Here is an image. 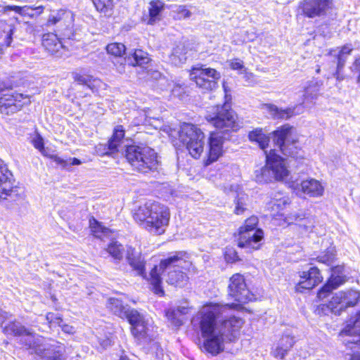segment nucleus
Here are the masks:
<instances>
[{"label":"nucleus","mask_w":360,"mask_h":360,"mask_svg":"<svg viewBox=\"0 0 360 360\" xmlns=\"http://www.w3.org/2000/svg\"><path fill=\"white\" fill-rule=\"evenodd\" d=\"M185 146L190 155L193 158L198 159L205 150V139H198V141H195L194 142L193 141L188 144H186Z\"/></svg>","instance_id":"nucleus-40"},{"label":"nucleus","mask_w":360,"mask_h":360,"mask_svg":"<svg viewBox=\"0 0 360 360\" xmlns=\"http://www.w3.org/2000/svg\"><path fill=\"white\" fill-rule=\"evenodd\" d=\"M266 165L260 170L255 172V179L259 183H268L273 180L282 181L285 179L289 171L287 169L284 159L276 154L274 150L269 153L265 151Z\"/></svg>","instance_id":"nucleus-5"},{"label":"nucleus","mask_w":360,"mask_h":360,"mask_svg":"<svg viewBox=\"0 0 360 360\" xmlns=\"http://www.w3.org/2000/svg\"><path fill=\"white\" fill-rule=\"evenodd\" d=\"M191 310L192 307L190 306L188 302H184L178 306L176 309H169L166 312V316L174 326L178 327L184 323L183 316L191 313Z\"/></svg>","instance_id":"nucleus-25"},{"label":"nucleus","mask_w":360,"mask_h":360,"mask_svg":"<svg viewBox=\"0 0 360 360\" xmlns=\"http://www.w3.org/2000/svg\"><path fill=\"white\" fill-rule=\"evenodd\" d=\"M224 139L219 133L211 132L208 139V150L205 164L209 165L216 162L223 154Z\"/></svg>","instance_id":"nucleus-18"},{"label":"nucleus","mask_w":360,"mask_h":360,"mask_svg":"<svg viewBox=\"0 0 360 360\" xmlns=\"http://www.w3.org/2000/svg\"><path fill=\"white\" fill-rule=\"evenodd\" d=\"M11 176L10 171L0 162V200H6L16 192L11 180Z\"/></svg>","instance_id":"nucleus-22"},{"label":"nucleus","mask_w":360,"mask_h":360,"mask_svg":"<svg viewBox=\"0 0 360 360\" xmlns=\"http://www.w3.org/2000/svg\"><path fill=\"white\" fill-rule=\"evenodd\" d=\"M350 69L352 72H360V56L356 57Z\"/></svg>","instance_id":"nucleus-56"},{"label":"nucleus","mask_w":360,"mask_h":360,"mask_svg":"<svg viewBox=\"0 0 360 360\" xmlns=\"http://www.w3.org/2000/svg\"><path fill=\"white\" fill-rule=\"evenodd\" d=\"M206 120L216 129L224 131L234 130L237 126V115L227 102L222 105H217L212 107L207 111Z\"/></svg>","instance_id":"nucleus-7"},{"label":"nucleus","mask_w":360,"mask_h":360,"mask_svg":"<svg viewBox=\"0 0 360 360\" xmlns=\"http://www.w3.org/2000/svg\"><path fill=\"white\" fill-rule=\"evenodd\" d=\"M188 266V262L184 259L179 253H176L160 262L159 266H155L150 271L148 278L153 292L160 295H164L161 286L162 278L160 275L167 271L166 282L170 285L183 288L186 285L188 277L183 271Z\"/></svg>","instance_id":"nucleus-2"},{"label":"nucleus","mask_w":360,"mask_h":360,"mask_svg":"<svg viewBox=\"0 0 360 360\" xmlns=\"http://www.w3.org/2000/svg\"><path fill=\"white\" fill-rule=\"evenodd\" d=\"M360 300V292L356 290L341 291L335 293L326 307L333 314L340 315L349 307H354Z\"/></svg>","instance_id":"nucleus-14"},{"label":"nucleus","mask_w":360,"mask_h":360,"mask_svg":"<svg viewBox=\"0 0 360 360\" xmlns=\"http://www.w3.org/2000/svg\"><path fill=\"white\" fill-rule=\"evenodd\" d=\"M248 196L247 194L240 192L236 194L234 198L233 203L235 205L234 213L236 214H241L247 209Z\"/></svg>","instance_id":"nucleus-41"},{"label":"nucleus","mask_w":360,"mask_h":360,"mask_svg":"<svg viewBox=\"0 0 360 360\" xmlns=\"http://www.w3.org/2000/svg\"><path fill=\"white\" fill-rule=\"evenodd\" d=\"M148 75L150 79L158 82V87L162 91L171 90L175 94L176 89L181 88V86H174L172 82H169L159 71L150 70L148 72Z\"/></svg>","instance_id":"nucleus-28"},{"label":"nucleus","mask_w":360,"mask_h":360,"mask_svg":"<svg viewBox=\"0 0 360 360\" xmlns=\"http://www.w3.org/2000/svg\"><path fill=\"white\" fill-rule=\"evenodd\" d=\"M124 136V129L123 126L117 125L114 129V132L112 138L108 141V150L105 154L113 153L119 151L121 147V143Z\"/></svg>","instance_id":"nucleus-30"},{"label":"nucleus","mask_w":360,"mask_h":360,"mask_svg":"<svg viewBox=\"0 0 360 360\" xmlns=\"http://www.w3.org/2000/svg\"><path fill=\"white\" fill-rule=\"evenodd\" d=\"M81 164V161L76 158H70L68 160V165H79Z\"/></svg>","instance_id":"nucleus-60"},{"label":"nucleus","mask_w":360,"mask_h":360,"mask_svg":"<svg viewBox=\"0 0 360 360\" xmlns=\"http://www.w3.org/2000/svg\"><path fill=\"white\" fill-rule=\"evenodd\" d=\"M289 204V199L287 197H283L279 199H274L271 201L269 207L271 210L273 214H279L287 205Z\"/></svg>","instance_id":"nucleus-45"},{"label":"nucleus","mask_w":360,"mask_h":360,"mask_svg":"<svg viewBox=\"0 0 360 360\" xmlns=\"http://www.w3.org/2000/svg\"><path fill=\"white\" fill-rule=\"evenodd\" d=\"M108 53L115 57H121L125 53L126 47L122 43H111L106 46Z\"/></svg>","instance_id":"nucleus-44"},{"label":"nucleus","mask_w":360,"mask_h":360,"mask_svg":"<svg viewBox=\"0 0 360 360\" xmlns=\"http://www.w3.org/2000/svg\"><path fill=\"white\" fill-rule=\"evenodd\" d=\"M117 70L120 73H122L124 72V67L123 65H120L118 68H117Z\"/></svg>","instance_id":"nucleus-63"},{"label":"nucleus","mask_w":360,"mask_h":360,"mask_svg":"<svg viewBox=\"0 0 360 360\" xmlns=\"http://www.w3.org/2000/svg\"><path fill=\"white\" fill-rule=\"evenodd\" d=\"M120 360H129L127 356H121Z\"/></svg>","instance_id":"nucleus-64"},{"label":"nucleus","mask_w":360,"mask_h":360,"mask_svg":"<svg viewBox=\"0 0 360 360\" xmlns=\"http://www.w3.org/2000/svg\"><path fill=\"white\" fill-rule=\"evenodd\" d=\"M108 307L117 316L120 318L129 319V315L134 309H129L124 306L122 302L117 298H110L108 300Z\"/></svg>","instance_id":"nucleus-32"},{"label":"nucleus","mask_w":360,"mask_h":360,"mask_svg":"<svg viewBox=\"0 0 360 360\" xmlns=\"http://www.w3.org/2000/svg\"><path fill=\"white\" fill-rule=\"evenodd\" d=\"M333 7V0H304L302 9L309 18L326 15Z\"/></svg>","instance_id":"nucleus-17"},{"label":"nucleus","mask_w":360,"mask_h":360,"mask_svg":"<svg viewBox=\"0 0 360 360\" xmlns=\"http://www.w3.org/2000/svg\"><path fill=\"white\" fill-rule=\"evenodd\" d=\"M74 15L70 11L60 9L51 11L47 20V25H56L57 32H60L63 39H70L72 36V27Z\"/></svg>","instance_id":"nucleus-12"},{"label":"nucleus","mask_w":360,"mask_h":360,"mask_svg":"<svg viewBox=\"0 0 360 360\" xmlns=\"http://www.w3.org/2000/svg\"><path fill=\"white\" fill-rule=\"evenodd\" d=\"M126 251V259L136 274L146 277V261L141 251L131 246H128Z\"/></svg>","instance_id":"nucleus-20"},{"label":"nucleus","mask_w":360,"mask_h":360,"mask_svg":"<svg viewBox=\"0 0 360 360\" xmlns=\"http://www.w3.org/2000/svg\"><path fill=\"white\" fill-rule=\"evenodd\" d=\"M321 84L318 82L311 81L304 88L303 94V101L302 104L312 103L317 98L320 90Z\"/></svg>","instance_id":"nucleus-35"},{"label":"nucleus","mask_w":360,"mask_h":360,"mask_svg":"<svg viewBox=\"0 0 360 360\" xmlns=\"http://www.w3.org/2000/svg\"><path fill=\"white\" fill-rule=\"evenodd\" d=\"M343 269L342 266H336L332 268L330 278L317 294L319 300L326 298L333 290L337 288L345 282V276L343 274Z\"/></svg>","instance_id":"nucleus-19"},{"label":"nucleus","mask_w":360,"mask_h":360,"mask_svg":"<svg viewBox=\"0 0 360 360\" xmlns=\"http://www.w3.org/2000/svg\"><path fill=\"white\" fill-rule=\"evenodd\" d=\"M89 227L93 235L101 239L109 236L111 233V231L109 229L103 226L93 217L89 219Z\"/></svg>","instance_id":"nucleus-38"},{"label":"nucleus","mask_w":360,"mask_h":360,"mask_svg":"<svg viewBox=\"0 0 360 360\" xmlns=\"http://www.w3.org/2000/svg\"><path fill=\"white\" fill-rule=\"evenodd\" d=\"M258 219L252 216L246 219L244 225L239 229L238 245L240 248L258 250L264 240L262 229L257 228Z\"/></svg>","instance_id":"nucleus-8"},{"label":"nucleus","mask_w":360,"mask_h":360,"mask_svg":"<svg viewBox=\"0 0 360 360\" xmlns=\"http://www.w3.org/2000/svg\"><path fill=\"white\" fill-rule=\"evenodd\" d=\"M335 259V255L332 250H328L327 252L323 255H319L317 259L319 262L323 263L330 266L333 264Z\"/></svg>","instance_id":"nucleus-51"},{"label":"nucleus","mask_w":360,"mask_h":360,"mask_svg":"<svg viewBox=\"0 0 360 360\" xmlns=\"http://www.w3.org/2000/svg\"><path fill=\"white\" fill-rule=\"evenodd\" d=\"M165 6V4L160 0H154L149 3V18L147 22L148 25H154L162 19V12Z\"/></svg>","instance_id":"nucleus-29"},{"label":"nucleus","mask_w":360,"mask_h":360,"mask_svg":"<svg viewBox=\"0 0 360 360\" xmlns=\"http://www.w3.org/2000/svg\"><path fill=\"white\" fill-rule=\"evenodd\" d=\"M297 218H298V216L293 215V216H290V217H285V221L288 224H290V223H292L294 220L295 221L297 220Z\"/></svg>","instance_id":"nucleus-61"},{"label":"nucleus","mask_w":360,"mask_h":360,"mask_svg":"<svg viewBox=\"0 0 360 360\" xmlns=\"http://www.w3.org/2000/svg\"><path fill=\"white\" fill-rule=\"evenodd\" d=\"M300 190L310 197L317 198L323 195L324 187L319 181L309 179L301 182Z\"/></svg>","instance_id":"nucleus-26"},{"label":"nucleus","mask_w":360,"mask_h":360,"mask_svg":"<svg viewBox=\"0 0 360 360\" xmlns=\"http://www.w3.org/2000/svg\"><path fill=\"white\" fill-rule=\"evenodd\" d=\"M52 159L56 163L62 166L63 167H65L67 165H68V160H64L57 155L52 156Z\"/></svg>","instance_id":"nucleus-55"},{"label":"nucleus","mask_w":360,"mask_h":360,"mask_svg":"<svg viewBox=\"0 0 360 360\" xmlns=\"http://www.w3.org/2000/svg\"><path fill=\"white\" fill-rule=\"evenodd\" d=\"M107 252L115 260L120 261L125 251L123 245L117 241H112L106 248Z\"/></svg>","instance_id":"nucleus-42"},{"label":"nucleus","mask_w":360,"mask_h":360,"mask_svg":"<svg viewBox=\"0 0 360 360\" xmlns=\"http://www.w3.org/2000/svg\"><path fill=\"white\" fill-rule=\"evenodd\" d=\"M74 79L79 84L86 85L91 89H94V87L99 86L101 83L99 79L93 78L92 76L77 73L74 75Z\"/></svg>","instance_id":"nucleus-43"},{"label":"nucleus","mask_w":360,"mask_h":360,"mask_svg":"<svg viewBox=\"0 0 360 360\" xmlns=\"http://www.w3.org/2000/svg\"><path fill=\"white\" fill-rule=\"evenodd\" d=\"M3 332L6 335L24 336L21 341L44 360H61V354L58 352L52 356L47 355L45 348L41 345V340L39 337L35 338L32 333L18 322L14 321L8 323L3 328Z\"/></svg>","instance_id":"nucleus-6"},{"label":"nucleus","mask_w":360,"mask_h":360,"mask_svg":"<svg viewBox=\"0 0 360 360\" xmlns=\"http://www.w3.org/2000/svg\"><path fill=\"white\" fill-rule=\"evenodd\" d=\"M125 157L134 169L142 173L156 170L159 165L157 153L146 146H127Z\"/></svg>","instance_id":"nucleus-4"},{"label":"nucleus","mask_w":360,"mask_h":360,"mask_svg":"<svg viewBox=\"0 0 360 360\" xmlns=\"http://www.w3.org/2000/svg\"><path fill=\"white\" fill-rule=\"evenodd\" d=\"M229 296L240 304L252 300V295L247 288L243 276L240 274L233 275L229 285Z\"/></svg>","instance_id":"nucleus-16"},{"label":"nucleus","mask_w":360,"mask_h":360,"mask_svg":"<svg viewBox=\"0 0 360 360\" xmlns=\"http://www.w3.org/2000/svg\"><path fill=\"white\" fill-rule=\"evenodd\" d=\"M170 61L176 66L184 63L187 60V49L183 44L176 46L170 55Z\"/></svg>","instance_id":"nucleus-36"},{"label":"nucleus","mask_w":360,"mask_h":360,"mask_svg":"<svg viewBox=\"0 0 360 360\" xmlns=\"http://www.w3.org/2000/svg\"><path fill=\"white\" fill-rule=\"evenodd\" d=\"M298 106L282 109L274 104H264L263 109L265 110L274 119L287 120L300 112H295Z\"/></svg>","instance_id":"nucleus-27"},{"label":"nucleus","mask_w":360,"mask_h":360,"mask_svg":"<svg viewBox=\"0 0 360 360\" xmlns=\"http://www.w3.org/2000/svg\"><path fill=\"white\" fill-rule=\"evenodd\" d=\"M238 305L207 302L193 319L203 339V347L208 353L219 354L224 351L225 343L233 341L238 335L244 323L243 319L235 316L224 319L229 309Z\"/></svg>","instance_id":"nucleus-1"},{"label":"nucleus","mask_w":360,"mask_h":360,"mask_svg":"<svg viewBox=\"0 0 360 360\" xmlns=\"http://www.w3.org/2000/svg\"><path fill=\"white\" fill-rule=\"evenodd\" d=\"M128 321L131 325V332L136 340L141 345H148L153 341L155 333L152 323L137 310L129 315Z\"/></svg>","instance_id":"nucleus-9"},{"label":"nucleus","mask_w":360,"mask_h":360,"mask_svg":"<svg viewBox=\"0 0 360 360\" xmlns=\"http://www.w3.org/2000/svg\"><path fill=\"white\" fill-rule=\"evenodd\" d=\"M127 60L132 66H143L148 64L150 59L148 53L141 49H136L133 53L128 56Z\"/></svg>","instance_id":"nucleus-37"},{"label":"nucleus","mask_w":360,"mask_h":360,"mask_svg":"<svg viewBox=\"0 0 360 360\" xmlns=\"http://www.w3.org/2000/svg\"><path fill=\"white\" fill-rule=\"evenodd\" d=\"M96 10L106 14L111 9L112 0H92Z\"/></svg>","instance_id":"nucleus-47"},{"label":"nucleus","mask_w":360,"mask_h":360,"mask_svg":"<svg viewBox=\"0 0 360 360\" xmlns=\"http://www.w3.org/2000/svg\"><path fill=\"white\" fill-rule=\"evenodd\" d=\"M21 8L22 11H20V15L30 17H34L36 14H40L44 10V7L41 6L37 7L25 6H21Z\"/></svg>","instance_id":"nucleus-48"},{"label":"nucleus","mask_w":360,"mask_h":360,"mask_svg":"<svg viewBox=\"0 0 360 360\" xmlns=\"http://www.w3.org/2000/svg\"><path fill=\"white\" fill-rule=\"evenodd\" d=\"M46 319L51 325L57 324L60 326L63 322L62 317L58 314L49 312L46 314Z\"/></svg>","instance_id":"nucleus-53"},{"label":"nucleus","mask_w":360,"mask_h":360,"mask_svg":"<svg viewBox=\"0 0 360 360\" xmlns=\"http://www.w3.org/2000/svg\"><path fill=\"white\" fill-rule=\"evenodd\" d=\"M42 45L48 52L56 56H61L65 50L63 42L59 40L57 35L53 33L43 35Z\"/></svg>","instance_id":"nucleus-24"},{"label":"nucleus","mask_w":360,"mask_h":360,"mask_svg":"<svg viewBox=\"0 0 360 360\" xmlns=\"http://www.w3.org/2000/svg\"><path fill=\"white\" fill-rule=\"evenodd\" d=\"M249 139L258 143L261 149L265 150L269 142V137L264 134L261 129H255L249 133Z\"/></svg>","instance_id":"nucleus-39"},{"label":"nucleus","mask_w":360,"mask_h":360,"mask_svg":"<svg viewBox=\"0 0 360 360\" xmlns=\"http://www.w3.org/2000/svg\"><path fill=\"white\" fill-rule=\"evenodd\" d=\"M293 128L284 125L281 129L274 131V142L283 153L292 158H297V147L295 146L296 139L292 138Z\"/></svg>","instance_id":"nucleus-13"},{"label":"nucleus","mask_w":360,"mask_h":360,"mask_svg":"<svg viewBox=\"0 0 360 360\" xmlns=\"http://www.w3.org/2000/svg\"><path fill=\"white\" fill-rule=\"evenodd\" d=\"M4 10L5 12L8 11H13L15 13H19V14H20V11H22L21 6H6L4 8Z\"/></svg>","instance_id":"nucleus-58"},{"label":"nucleus","mask_w":360,"mask_h":360,"mask_svg":"<svg viewBox=\"0 0 360 360\" xmlns=\"http://www.w3.org/2000/svg\"><path fill=\"white\" fill-rule=\"evenodd\" d=\"M30 103L29 97L22 94L16 92L4 94L0 98V113L3 115H13Z\"/></svg>","instance_id":"nucleus-15"},{"label":"nucleus","mask_w":360,"mask_h":360,"mask_svg":"<svg viewBox=\"0 0 360 360\" xmlns=\"http://www.w3.org/2000/svg\"><path fill=\"white\" fill-rule=\"evenodd\" d=\"M360 311L356 313V316L351 319L347 326L340 333V336L348 337L343 340V342L349 349L352 353H347L345 359L347 360H360Z\"/></svg>","instance_id":"nucleus-10"},{"label":"nucleus","mask_w":360,"mask_h":360,"mask_svg":"<svg viewBox=\"0 0 360 360\" xmlns=\"http://www.w3.org/2000/svg\"><path fill=\"white\" fill-rule=\"evenodd\" d=\"M8 319V313L0 309V325Z\"/></svg>","instance_id":"nucleus-59"},{"label":"nucleus","mask_w":360,"mask_h":360,"mask_svg":"<svg viewBox=\"0 0 360 360\" xmlns=\"http://www.w3.org/2000/svg\"><path fill=\"white\" fill-rule=\"evenodd\" d=\"M32 143L36 149L39 150L43 155L44 154V140L39 134L34 135L32 139Z\"/></svg>","instance_id":"nucleus-52"},{"label":"nucleus","mask_w":360,"mask_h":360,"mask_svg":"<svg viewBox=\"0 0 360 360\" xmlns=\"http://www.w3.org/2000/svg\"><path fill=\"white\" fill-rule=\"evenodd\" d=\"M59 326L61 327L63 331L66 333L72 334L75 332V329L72 326L60 323Z\"/></svg>","instance_id":"nucleus-57"},{"label":"nucleus","mask_w":360,"mask_h":360,"mask_svg":"<svg viewBox=\"0 0 360 360\" xmlns=\"http://www.w3.org/2000/svg\"><path fill=\"white\" fill-rule=\"evenodd\" d=\"M295 343L294 337L289 335L285 334L283 335L281 338L279 340L278 345L284 347L287 350L290 351Z\"/></svg>","instance_id":"nucleus-49"},{"label":"nucleus","mask_w":360,"mask_h":360,"mask_svg":"<svg viewBox=\"0 0 360 360\" xmlns=\"http://www.w3.org/2000/svg\"><path fill=\"white\" fill-rule=\"evenodd\" d=\"M352 48L349 45H345L341 49H335L330 51V55L337 58V72L336 75L343 68L349 55H350ZM337 79H340L337 75Z\"/></svg>","instance_id":"nucleus-33"},{"label":"nucleus","mask_w":360,"mask_h":360,"mask_svg":"<svg viewBox=\"0 0 360 360\" xmlns=\"http://www.w3.org/2000/svg\"><path fill=\"white\" fill-rule=\"evenodd\" d=\"M220 77V73L210 68L195 67L190 72V79L203 92L215 89Z\"/></svg>","instance_id":"nucleus-11"},{"label":"nucleus","mask_w":360,"mask_h":360,"mask_svg":"<svg viewBox=\"0 0 360 360\" xmlns=\"http://www.w3.org/2000/svg\"><path fill=\"white\" fill-rule=\"evenodd\" d=\"M224 257L228 262H234L238 260V253L231 248H226Z\"/></svg>","instance_id":"nucleus-54"},{"label":"nucleus","mask_w":360,"mask_h":360,"mask_svg":"<svg viewBox=\"0 0 360 360\" xmlns=\"http://www.w3.org/2000/svg\"><path fill=\"white\" fill-rule=\"evenodd\" d=\"M288 352L289 351L284 347L277 345L275 348L271 349V354L276 359L283 360L285 359Z\"/></svg>","instance_id":"nucleus-50"},{"label":"nucleus","mask_w":360,"mask_h":360,"mask_svg":"<svg viewBox=\"0 0 360 360\" xmlns=\"http://www.w3.org/2000/svg\"><path fill=\"white\" fill-rule=\"evenodd\" d=\"M13 30V25L0 22V56L2 53L3 47H8L11 45Z\"/></svg>","instance_id":"nucleus-31"},{"label":"nucleus","mask_w":360,"mask_h":360,"mask_svg":"<svg viewBox=\"0 0 360 360\" xmlns=\"http://www.w3.org/2000/svg\"><path fill=\"white\" fill-rule=\"evenodd\" d=\"M229 67L232 70H236L240 71V73H245V77L247 79H250V77H252V73H248L246 72V70L244 68L243 63L242 60L239 59H233L230 61H228Z\"/></svg>","instance_id":"nucleus-46"},{"label":"nucleus","mask_w":360,"mask_h":360,"mask_svg":"<svg viewBox=\"0 0 360 360\" xmlns=\"http://www.w3.org/2000/svg\"><path fill=\"white\" fill-rule=\"evenodd\" d=\"M101 345H103V347H107L110 345V340H104L102 343H101Z\"/></svg>","instance_id":"nucleus-62"},{"label":"nucleus","mask_w":360,"mask_h":360,"mask_svg":"<svg viewBox=\"0 0 360 360\" xmlns=\"http://www.w3.org/2000/svg\"><path fill=\"white\" fill-rule=\"evenodd\" d=\"M300 277L301 281L297 285L298 291H301V289H312L323 280L319 269L316 267H311L308 271H303Z\"/></svg>","instance_id":"nucleus-23"},{"label":"nucleus","mask_w":360,"mask_h":360,"mask_svg":"<svg viewBox=\"0 0 360 360\" xmlns=\"http://www.w3.org/2000/svg\"><path fill=\"white\" fill-rule=\"evenodd\" d=\"M171 9V15L174 20H181L189 18L192 15V5H171L168 7Z\"/></svg>","instance_id":"nucleus-34"},{"label":"nucleus","mask_w":360,"mask_h":360,"mask_svg":"<svg viewBox=\"0 0 360 360\" xmlns=\"http://www.w3.org/2000/svg\"><path fill=\"white\" fill-rule=\"evenodd\" d=\"M205 136L202 130L196 125L191 123H184L179 131V139L184 144H188L198 139H205Z\"/></svg>","instance_id":"nucleus-21"},{"label":"nucleus","mask_w":360,"mask_h":360,"mask_svg":"<svg viewBox=\"0 0 360 360\" xmlns=\"http://www.w3.org/2000/svg\"><path fill=\"white\" fill-rule=\"evenodd\" d=\"M135 221L152 235L163 234L170 220L169 209L155 201H148L140 205L133 213Z\"/></svg>","instance_id":"nucleus-3"}]
</instances>
